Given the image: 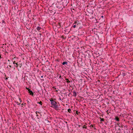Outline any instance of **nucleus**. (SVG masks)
I'll return each mask as SVG.
<instances>
[{"label":"nucleus","mask_w":133,"mask_h":133,"mask_svg":"<svg viewBox=\"0 0 133 133\" xmlns=\"http://www.w3.org/2000/svg\"><path fill=\"white\" fill-rule=\"evenodd\" d=\"M50 101L51 102V105L53 106V107L51 106V107H52L56 110H58V106L57 104V102L54 101L52 99H50Z\"/></svg>","instance_id":"f257e3e1"},{"label":"nucleus","mask_w":133,"mask_h":133,"mask_svg":"<svg viewBox=\"0 0 133 133\" xmlns=\"http://www.w3.org/2000/svg\"><path fill=\"white\" fill-rule=\"evenodd\" d=\"M11 63H13V64H14V66L17 68V63H15V61H14V62L11 60Z\"/></svg>","instance_id":"f03ea898"},{"label":"nucleus","mask_w":133,"mask_h":133,"mask_svg":"<svg viewBox=\"0 0 133 133\" xmlns=\"http://www.w3.org/2000/svg\"><path fill=\"white\" fill-rule=\"evenodd\" d=\"M29 93L30 95L33 96L34 95V93L32 92L30 89H29Z\"/></svg>","instance_id":"7ed1b4c3"},{"label":"nucleus","mask_w":133,"mask_h":133,"mask_svg":"<svg viewBox=\"0 0 133 133\" xmlns=\"http://www.w3.org/2000/svg\"><path fill=\"white\" fill-rule=\"evenodd\" d=\"M73 96L74 97H76L77 95V94L75 91H73Z\"/></svg>","instance_id":"20e7f679"},{"label":"nucleus","mask_w":133,"mask_h":133,"mask_svg":"<svg viewBox=\"0 0 133 133\" xmlns=\"http://www.w3.org/2000/svg\"><path fill=\"white\" fill-rule=\"evenodd\" d=\"M17 68L18 67H19L20 68H21L22 66V63L21 64H17Z\"/></svg>","instance_id":"39448f33"},{"label":"nucleus","mask_w":133,"mask_h":133,"mask_svg":"<svg viewBox=\"0 0 133 133\" xmlns=\"http://www.w3.org/2000/svg\"><path fill=\"white\" fill-rule=\"evenodd\" d=\"M57 78L59 77V78H60V79H61V78L62 79V77H61V75H60L58 74L57 75Z\"/></svg>","instance_id":"423d86ee"},{"label":"nucleus","mask_w":133,"mask_h":133,"mask_svg":"<svg viewBox=\"0 0 133 133\" xmlns=\"http://www.w3.org/2000/svg\"><path fill=\"white\" fill-rule=\"evenodd\" d=\"M115 119L117 121H119V118L118 117H116Z\"/></svg>","instance_id":"0eeeda50"},{"label":"nucleus","mask_w":133,"mask_h":133,"mask_svg":"<svg viewBox=\"0 0 133 133\" xmlns=\"http://www.w3.org/2000/svg\"><path fill=\"white\" fill-rule=\"evenodd\" d=\"M41 28L39 26H38L37 27V28H36L37 29V30H38L39 31V30H41Z\"/></svg>","instance_id":"6e6552de"},{"label":"nucleus","mask_w":133,"mask_h":133,"mask_svg":"<svg viewBox=\"0 0 133 133\" xmlns=\"http://www.w3.org/2000/svg\"><path fill=\"white\" fill-rule=\"evenodd\" d=\"M76 24V26H78V23H77L76 21H75L74 23V24Z\"/></svg>","instance_id":"1a4fd4ad"},{"label":"nucleus","mask_w":133,"mask_h":133,"mask_svg":"<svg viewBox=\"0 0 133 133\" xmlns=\"http://www.w3.org/2000/svg\"><path fill=\"white\" fill-rule=\"evenodd\" d=\"M67 62H63L62 64L63 65H64L65 64H66V65H67Z\"/></svg>","instance_id":"9d476101"},{"label":"nucleus","mask_w":133,"mask_h":133,"mask_svg":"<svg viewBox=\"0 0 133 133\" xmlns=\"http://www.w3.org/2000/svg\"><path fill=\"white\" fill-rule=\"evenodd\" d=\"M65 80L66 81L67 83H70V81L68 79L66 78Z\"/></svg>","instance_id":"9b49d317"},{"label":"nucleus","mask_w":133,"mask_h":133,"mask_svg":"<svg viewBox=\"0 0 133 133\" xmlns=\"http://www.w3.org/2000/svg\"><path fill=\"white\" fill-rule=\"evenodd\" d=\"M100 119H101V122H102V121H104V119L103 118H100Z\"/></svg>","instance_id":"f8f14e48"},{"label":"nucleus","mask_w":133,"mask_h":133,"mask_svg":"<svg viewBox=\"0 0 133 133\" xmlns=\"http://www.w3.org/2000/svg\"><path fill=\"white\" fill-rule=\"evenodd\" d=\"M123 76H125V75H126V74H125V73H124V72H122V74H121Z\"/></svg>","instance_id":"ddd939ff"},{"label":"nucleus","mask_w":133,"mask_h":133,"mask_svg":"<svg viewBox=\"0 0 133 133\" xmlns=\"http://www.w3.org/2000/svg\"><path fill=\"white\" fill-rule=\"evenodd\" d=\"M11 68H12L11 66V65H9V67H8V66H7V68L10 69Z\"/></svg>","instance_id":"4468645a"},{"label":"nucleus","mask_w":133,"mask_h":133,"mask_svg":"<svg viewBox=\"0 0 133 133\" xmlns=\"http://www.w3.org/2000/svg\"><path fill=\"white\" fill-rule=\"evenodd\" d=\"M37 103L40 104L41 105H42V103L41 101L39 102H37Z\"/></svg>","instance_id":"2eb2a0df"},{"label":"nucleus","mask_w":133,"mask_h":133,"mask_svg":"<svg viewBox=\"0 0 133 133\" xmlns=\"http://www.w3.org/2000/svg\"><path fill=\"white\" fill-rule=\"evenodd\" d=\"M68 111L70 113L71 112V110L70 109H68Z\"/></svg>","instance_id":"dca6fc26"},{"label":"nucleus","mask_w":133,"mask_h":133,"mask_svg":"<svg viewBox=\"0 0 133 133\" xmlns=\"http://www.w3.org/2000/svg\"><path fill=\"white\" fill-rule=\"evenodd\" d=\"M73 28H76V24H74V23H73Z\"/></svg>","instance_id":"f3484780"},{"label":"nucleus","mask_w":133,"mask_h":133,"mask_svg":"<svg viewBox=\"0 0 133 133\" xmlns=\"http://www.w3.org/2000/svg\"><path fill=\"white\" fill-rule=\"evenodd\" d=\"M85 125H84L83 127V128H85V129H87V127H86L85 126Z\"/></svg>","instance_id":"a211bd4d"},{"label":"nucleus","mask_w":133,"mask_h":133,"mask_svg":"<svg viewBox=\"0 0 133 133\" xmlns=\"http://www.w3.org/2000/svg\"><path fill=\"white\" fill-rule=\"evenodd\" d=\"M94 127V125H90V127L91 128H93Z\"/></svg>","instance_id":"6ab92c4d"},{"label":"nucleus","mask_w":133,"mask_h":133,"mask_svg":"<svg viewBox=\"0 0 133 133\" xmlns=\"http://www.w3.org/2000/svg\"><path fill=\"white\" fill-rule=\"evenodd\" d=\"M26 101L27 102V103L28 104H29V103H30L29 102V101L28 100H26Z\"/></svg>","instance_id":"aec40b11"},{"label":"nucleus","mask_w":133,"mask_h":133,"mask_svg":"<svg viewBox=\"0 0 133 133\" xmlns=\"http://www.w3.org/2000/svg\"><path fill=\"white\" fill-rule=\"evenodd\" d=\"M19 100H20V102H21L22 101V100H21L20 98H19Z\"/></svg>","instance_id":"412c9836"},{"label":"nucleus","mask_w":133,"mask_h":133,"mask_svg":"<svg viewBox=\"0 0 133 133\" xmlns=\"http://www.w3.org/2000/svg\"><path fill=\"white\" fill-rule=\"evenodd\" d=\"M26 89L27 90H28V91H29V89H30L29 88H27L26 87Z\"/></svg>","instance_id":"4be33fe9"},{"label":"nucleus","mask_w":133,"mask_h":133,"mask_svg":"<svg viewBox=\"0 0 133 133\" xmlns=\"http://www.w3.org/2000/svg\"><path fill=\"white\" fill-rule=\"evenodd\" d=\"M93 128L94 130H96V129L94 126L93 127Z\"/></svg>","instance_id":"5701e85b"},{"label":"nucleus","mask_w":133,"mask_h":133,"mask_svg":"<svg viewBox=\"0 0 133 133\" xmlns=\"http://www.w3.org/2000/svg\"><path fill=\"white\" fill-rule=\"evenodd\" d=\"M78 112L77 111L76 112V114H78Z\"/></svg>","instance_id":"b1692460"},{"label":"nucleus","mask_w":133,"mask_h":133,"mask_svg":"<svg viewBox=\"0 0 133 133\" xmlns=\"http://www.w3.org/2000/svg\"><path fill=\"white\" fill-rule=\"evenodd\" d=\"M23 103H22L21 104V106L22 107H23Z\"/></svg>","instance_id":"393cba45"},{"label":"nucleus","mask_w":133,"mask_h":133,"mask_svg":"<svg viewBox=\"0 0 133 133\" xmlns=\"http://www.w3.org/2000/svg\"><path fill=\"white\" fill-rule=\"evenodd\" d=\"M2 23H5V21L4 20H3L2 21Z\"/></svg>","instance_id":"a878e982"},{"label":"nucleus","mask_w":133,"mask_h":133,"mask_svg":"<svg viewBox=\"0 0 133 133\" xmlns=\"http://www.w3.org/2000/svg\"><path fill=\"white\" fill-rule=\"evenodd\" d=\"M59 26H59V28H60V27L61 26V25L60 23H59Z\"/></svg>","instance_id":"bb28decb"},{"label":"nucleus","mask_w":133,"mask_h":133,"mask_svg":"<svg viewBox=\"0 0 133 133\" xmlns=\"http://www.w3.org/2000/svg\"><path fill=\"white\" fill-rule=\"evenodd\" d=\"M53 88H54V89H56V87H53Z\"/></svg>","instance_id":"cd10ccee"},{"label":"nucleus","mask_w":133,"mask_h":133,"mask_svg":"<svg viewBox=\"0 0 133 133\" xmlns=\"http://www.w3.org/2000/svg\"><path fill=\"white\" fill-rule=\"evenodd\" d=\"M2 58V57H1V55L0 54V59Z\"/></svg>","instance_id":"c85d7f7f"},{"label":"nucleus","mask_w":133,"mask_h":133,"mask_svg":"<svg viewBox=\"0 0 133 133\" xmlns=\"http://www.w3.org/2000/svg\"><path fill=\"white\" fill-rule=\"evenodd\" d=\"M12 63H11V62H10V63H9V65H10V64H12Z\"/></svg>","instance_id":"c756f323"},{"label":"nucleus","mask_w":133,"mask_h":133,"mask_svg":"<svg viewBox=\"0 0 133 133\" xmlns=\"http://www.w3.org/2000/svg\"><path fill=\"white\" fill-rule=\"evenodd\" d=\"M8 61L9 62H11V61H10L9 59H8Z\"/></svg>","instance_id":"7c9ffc66"},{"label":"nucleus","mask_w":133,"mask_h":133,"mask_svg":"<svg viewBox=\"0 0 133 133\" xmlns=\"http://www.w3.org/2000/svg\"><path fill=\"white\" fill-rule=\"evenodd\" d=\"M39 37H40V38H41V34H39Z\"/></svg>","instance_id":"2f4dec72"},{"label":"nucleus","mask_w":133,"mask_h":133,"mask_svg":"<svg viewBox=\"0 0 133 133\" xmlns=\"http://www.w3.org/2000/svg\"><path fill=\"white\" fill-rule=\"evenodd\" d=\"M45 121H47L48 122H49V121H48L46 119H45Z\"/></svg>","instance_id":"473e14b6"},{"label":"nucleus","mask_w":133,"mask_h":133,"mask_svg":"<svg viewBox=\"0 0 133 133\" xmlns=\"http://www.w3.org/2000/svg\"><path fill=\"white\" fill-rule=\"evenodd\" d=\"M35 112H36V114H37V113L39 112H38L37 111H36Z\"/></svg>","instance_id":"72a5a7b5"},{"label":"nucleus","mask_w":133,"mask_h":133,"mask_svg":"<svg viewBox=\"0 0 133 133\" xmlns=\"http://www.w3.org/2000/svg\"><path fill=\"white\" fill-rule=\"evenodd\" d=\"M62 38H64V36H62Z\"/></svg>","instance_id":"f704fd0d"},{"label":"nucleus","mask_w":133,"mask_h":133,"mask_svg":"<svg viewBox=\"0 0 133 133\" xmlns=\"http://www.w3.org/2000/svg\"><path fill=\"white\" fill-rule=\"evenodd\" d=\"M18 103H18V102H16V103H17V105H18Z\"/></svg>","instance_id":"c9c22d12"},{"label":"nucleus","mask_w":133,"mask_h":133,"mask_svg":"<svg viewBox=\"0 0 133 133\" xmlns=\"http://www.w3.org/2000/svg\"><path fill=\"white\" fill-rule=\"evenodd\" d=\"M41 78H43V76H41Z\"/></svg>","instance_id":"e433bc0d"},{"label":"nucleus","mask_w":133,"mask_h":133,"mask_svg":"<svg viewBox=\"0 0 133 133\" xmlns=\"http://www.w3.org/2000/svg\"><path fill=\"white\" fill-rule=\"evenodd\" d=\"M20 104H21V103H19L18 105H20Z\"/></svg>","instance_id":"4c0bfd02"},{"label":"nucleus","mask_w":133,"mask_h":133,"mask_svg":"<svg viewBox=\"0 0 133 133\" xmlns=\"http://www.w3.org/2000/svg\"><path fill=\"white\" fill-rule=\"evenodd\" d=\"M129 94V95H131V92H130Z\"/></svg>","instance_id":"58836bf2"},{"label":"nucleus","mask_w":133,"mask_h":133,"mask_svg":"<svg viewBox=\"0 0 133 133\" xmlns=\"http://www.w3.org/2000/svg\"><path fill=\"white\" fill-rule=\"evenodd\" d=\"M101 17H102V18H103V17H104V16H101Z\"/></svg>","instance_id":"ea45409f"},{"label":"nucleus","mask_w":133,"mask_h":133,"mask_svg":"<svg viewBox=\"0 0 133 133\" xmlns=\"http://www.w3.org/2000/svg\"><path fill=\"white\" fill-rule=\"evenodd\" d=\"M27 29H29V30H30V28H29V29H28V28H27Z\"/></svg>","instance_id":"a19ab883"},{"label":"nucleus","mask_w":133,"mask_h":133,"mask_svg":"<svg viewBox=\"0 0 133 133\" xmlns=\"http://www.w3.org/2000/svg\"><path fill=\"white\" fill-rule=\"evenodd\" d=\"M71 94V93H70L68 95L69 96V95Z\"/></svg>","instance_id":"79ce46f5"},{"label":"nucleus","mask_w":133,"mask_h":133,"mask_svg":"<svg viewBox=\"0 0 133 133\" xmlns=\"http://www.w3.org/2000/svg\"><path fill=\"white\" fill-rule=\"evenodd\" d=\"M38 116V115L37 114L36 115V116L37 117Z\"/></svg>","instance_id":"37998d69"},{"label":"nucleus","mask_w":133,"mask_h":133,"mask_svg":"<svg viewBox=\"0 0 133 133\" xmlns=\"http://www.w3.org/2000/svg\"><path fill=\"white\" fill-rule=\"evenodd\" d=\"M59 99L60 100H61V98H59Z\"/></svg>","instance_id":"c03bdc74"},{"label":"nucleus","mask_w":133,"mask_h":133,"mask_svg":"<svg viewBox=\"0 0 133 133\" xmlns=\"http://www.w3.org/2000/svg\"><path fill=\"white\" fill-rule=\"evenodd\" d=\"M8 79V78H6L5 79Z\"/></svg>","instance_id":"a18cd8bd"},{"label":"nucleus","mask_w":133,"mask_h":133,"mask_svg":"<svg viewBox=\"0 0 133 133\" xmlns=\"http://www.w3.org/2000/svg\"><path fill=\"white\" fill-rule=\"evenodd\" d=\"M65 123H66V124H67V122H65Z\"/></svg>","instance_id":"49530a36"},{"label":"nucleus","mask_w":133,"mask_h":133,"mask_svg":"<svg viewBox=\"0 0 133 133\" xmlns=\"http://www.w3.org/2000/svg\"><path fill=\"white\" fill-rule=\"evenodd\" d=\"M118 130H121V129H120V128H119Z\"/></svg>","instance_id":"de8ad7c7"},{"label":"nucleus","mask_w":133,"mask_h":133,"mask_svg":"<svg viewBox=\"0 0 133 133\" xmlns=\"http://www.w3.org/2000/svg\"><path fill=\"white\" fill-rule=\"evenodd\" d=\"M57 61H58V62H59V61L58 60H57Z\"/></svg>","instance_id":"09e8293b"},{"label":"nucleus","mask_w":133,"mask_h":133,"mask_svg":"<svg viewBox=\"0 0 133 133\" xmlns=\"http://www.w3.org/2000/svg\"><path fill=\"white\" fill-rule=\"evenodd\" d=\"M56 91H57H57H58V90H56Z\"/></svg>","instance_id":"8fccbe9b"},{"label":"nucleus","mask_w":133,"mask_h":133,"mask_svg":"<svg viewBox=\"0 0 133 133\" xmlns=\"http://www.w3.org/2000/svg\"><path fill=\"white\" fill-rule=\"evenodd\" d=\"M27 23H26V25H27Z\"/></svg>","instance_id":"3c124183"},{"label":"nucleus","mask_w":133,"mask_h":133,"mask_svg":"<svg viewBox=\"0 0 133 133\" xmlns=\"http://www.w3.org/2000/svg\"><path fill=\"white\" fill-rule=\"evenodd\" d=\"M117 127V126H116H116H115V127Z\"/></svg>","instance_id":"603ef678"},{"label":"nucleus","mask_w":133,"mask_h":133,"mask_svg":"<svg viewBox=\"0 0 133 133\" xmlns=\"http://www.w3.org/2000/svg\"><path fill=\"white\" fill-rule=\"evenodd\" d=\"M80 125H79V127H80Z\"/></svg>","instance_id":"864d4df0"}]
</instances>
